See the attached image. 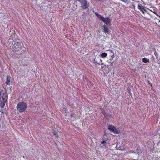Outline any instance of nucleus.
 Listing matches in <instances>:
<instances>
[{"label":"nucleus","instance_id":"1a4fd4ad","mask_svg":"<svg viewBox=\"0 0 160 160\" xmlns=\"http://www.w3.org/2000/svg\"><path fill=\"white\" fill-rule=\"evenodd\" d=\"M105 136H107V134L106 133H104V137L103 138L102 140V141L101 142V143L102 144H103L104 146H105L106 144L107 143L106 142L108 141V138H105Z\"/></svg>","mask_w":160,"mask_h":160},{"label":"nucleus","instance_id":"412c9836","mask_svg":"<svg viewBox=\"0 0 160 160\" xmlns=\"http://www.w3.org/2000/svg\"><path fill=\"white\" fill-rule=\"evenodd\" d=\"M105 117L106 118H107V117L106 115H105Z\"/></svg>","mask_w":160,"mask_h":160},{"label":"nucleus","instance_id":"5701e85b","mask_svg":"<svg viewBox=\"0 0 160 160\" xmlns=\"http://www.w3.org/2000/svg\"><path fill=\"white\" fill-rule=\"evenodd\" d=\"M133 152H134V151H132V152H132V153Z\"/></svg>","mask_w":160,"mask_h":160},{"label":"nucleus","instance_id":"6ab92c4d","mask_svg":"<svg viewBox=\"0 0 160 160\" xmlns=\"http://www.w3.org/2000/svg\"><path fill=\"white\" fill-rule=\"evenodd\" d=\"M156 15L158 17V18H160V16L159 15H158V14H156Z\"/></svg>","mask_w":160,"mask_h":160},{"label":"nucleus","instance_id":"9b49d317","mask_svg":"<svg viewBox=\"0 0 160 160\" xmlns=\"http://www.w3.org/2000/svg\"><path fill=\"white\" fill-rule=\"evenodd\" d=\"M94 61L95 63L97 64H99L102 62V60H101L98 57L94 59Z\"/></svg>","mask_w":160,"mask_h":160},{"label":"nucleus","instance_id":"ddd939ff","mask_svg":"<svg viewBox=\"0 0 160 160\" xmlns=\"http://www.w3.org/2000/svg\"><path fill=\"white\" fill-rule=\"evenodd\" d=\"M107 55V54L106 52H103L99 55V56L102 58H105Z\"/></svg>","mask_w":160,"mask_h":160},{"label":"nucleus","instance_id":"4be33fe9","mask_svg":"<svg viewBox=\"0 0 160 160\" xmlns=\"http://www.w3.org/2000/svg\"><path fill=\"white\" fill-rule=\"evenodd\" d=\"M73 116L72 115H71V117H72Z\"/></svg>","mask_w":160,"mask_h":160},{"label":"nucleus","instance_id":"f8f14e48","mask_svg":"<svg viewBox=\"0 0 160 160\" xmlns=\"http://www.w3.org/2000/svg\"><path fill=\"white\" fill-rule=\"evenodd\" d=\"M116 148L118 150H123V148L119 144V143H118V142H117V144L116 145Z\"/></svg>","mask_w":160,"mask_h":160},{"label":"nucleus","instance_id":"9d476101","mask_svg":"<svg viewBox=\"0 0 160 160\" xmlns=\"http://www.w3.org/2000/svg\"><path fill=\"white\" fill-rule=\"evenodd\" d=\"M11 82V77L10 76H8L6 77V80L5 82V84L7 85H9Z\"/></svg>","mask_w":160,"mask_h":160},{"label":"nucleus","instance_id":"7ed1b4c3","mask_svg":"<svg viewBox=\"0 0 160 160\" xmlns=\"http://www.w3.org/2000/svg\"><path fill=\"white\" fill-rule=\"evenodd\" d=\"M95 15L97 17L101 20L102 21L107 25L110 26L111 25V20L109 18H104L98 13L96 12Z\"/></svg>","mask_w":160,"mask_h":160},{"label":"nucleus","instance_id":"39448f33","mask_svg":"<svg viewBox=\"0 0 160 160\" xmlns=\"http://www.w3.org/2000/svg\"><path fill=\"white\" fill-rule=\"evenodd\" d=\"M81 3L82 9H86L88 8L89 7V4L87 2L86 0H78Z\"/></svg>","mask_w":160,"mask_h":160},{"label":"nucleus","instance_id":"f257e3e1","mask_svg":"<svg viewBox=\"0 0 160 160\" xmlns=\"http://www.w3.org/2000/svg\"><path fill=\"white\" fill-rule=\"evenodd\" d=\"M10 47L13 49V51L18 52V54H21L22 52L20 51L23 44L20 40L15 39L10 43Z\"/></svg>","mask_w":160,"mask_h":160},{"label":"nucleus","instance_id":"2eb2a0df","mask_svg":"<svg viewBox=\"0 0 160 160\" xmlns=\"http://www.w3.org/2000/svg\"><path fill=\"white\" fill-rule=\"evenodd\" d=\"M144 7V6H142L141 4H138V8L140 10H144V8H143Z\"/></svg>","mask_w":160,"mask_h":160},{"label":"nucleus","instance_id":"0eeeda50","mask_svg":"<svg viewBox=\"0 0 160 160\" xmlns=\"http://www.w3.org/2000/svg\"><path fill=\"white\" fill-rule=\"evenodd\" d=\"M2 98L1 101L5 102L8 98L6 94L4 93L2 91H1L0 92V99Z\"/></svg>","mask_w":160,"mask_h":160},{"label":"nucleus","instance_id":"f3484780","mask_svg":"<svg viewBox=\"0 0 160 160\" xmlns=\"http://www.w3.org/2000/svg\"><path fill=\"white\" fill-rule=\"evenodd\" d=\"M53 134L56 137H58V133L57 132H53Z\"/></svg>","mask_w":160,"mask_h":160},{"label":"nucleus","instance_id":"4468645a","mask_svg":"<svg viewBox=\"0 0 160 160\" xmlns=\"http://www.w3.org/2000/svg\"><path fill=\"white\" fill-rule=\"evenodd\" d=\"M142 61L144 62H149V59H147L146 58H144L142 59Z\"/></svg>","mask_w":160,"mask_h":160},{"label":"nucleus","instance_id":"6e6552de","mask_svg":"<svg viewBox=\"0 0 160 160\" xmlns=\"http://www.w3.org/2000/svg\"><path fill=\"white\" fill-rule=\"evenodd\" d=\"M102 30L103 32L105 33H107L109 34L110 32V31L109 30V28H108L107 26L104 25L102 26Z\"/></svg>","mask_w":160,"mask_h":160},{"label":"nucleus","instance_id":"20e7f679","mask_svg":"<svg viewBox=\"0 0 160 160\" xmlns=\"http://www.w3.org/2000/svg\"><path fill=\"white\" fill-rule=\"evenodd\" d=\"M108 129L111 132L115 134H118L120 132L119 129L112 125H109L108 126Z\"/></svg>","mask_w":160,"mask_h":160},{"label":"nucleus","instance_id":"aec40b11","mask_svg":"<svg viewBox=\"0 0 160 160\" xmlns=\"http://www.w3.org/2000/svg\"><path fill=\"white\" fill-rule=\"evenodd\" d=\"M153 12L156 15V14H158L156 12Z\"/></svg>","mask_w":160,"mask_h":160},{"label":"nucleus","instance_id":"f03ea898","mask_svg":"<svg viewBox=\"0 0 160 160\" xmlns=\"http://www.w3.org/2000/svg\"><path fill=\"white\" fill-rule=\"evenodd\" d=\"M27 104L25 102H22L18 103L16 107L17 110L20 112L24 111L27 109Z\"/></svg>","mask_w":160,"mask_h":160},{"label":"nucleus","instance_id":"423d86ee","mask_svg":"<svg viewBox=\"0 0 160 160\" xmlns=\"http://www.w3.org/2000/svg\"><path fill=\"white\" fill-rule=\"evenodd\" d=\"M107 52H108V54H109V62L112 63L113 62H112V60L113 59V58L114 57V53L113 51L112 50H108L107 51Z\"/></svg>","mask_w":160,"mask_h":160},{"label":"nucleus","instance_id":"a211bd4d","mask_svg":"<svg viewBox=\"0 0 160 160\" xmlns=\"http://www.w3.org/2000/svg\"><path fill=\"white\" fill-rule=\"evenodd\" d=\"M143 10H141V12L143 13H144V12L143 11Z\"/></svg>","mask_w":160,"mask_h":160},{"label":"nucleus","instance_id":"dca6fc26","mask_svg":"<svg viewBox=\"0 0 160 160\" xmlns=\"http://www.w3.org/2000/svg\"><path fill=\"white\" fill-rule=\"evenodd\" d=\"M5 102H2L1 101V104H0L1 107V108H2L4 107L5 106Z\"/></svg>","mask_w":160,"mask_h":160}]
</instances>
